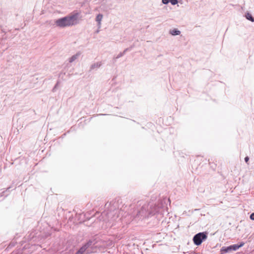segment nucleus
I'll use <instances>...</instances> for the list:
<instances>
[{
  "instance_id": "1a4fd4ad",
  "label": "nucleus",
  "mask_w": 254,
  "mask_h": 254,
  "mask_svg": "<svg viewBox=\"0 0 254 254\" xmlns=\"http://www.w3.org/2000/svg\"><path fill=\"white\" fill-rule=\"evenodd\" d=\"M103 18V15L101 14H99L97 15L96 18V20L98 22V25L100 26L101 25V22L102 21V19Z\"/></svg>"
},
{
  "instance_id": "2eb2a0df",
  "label": "nucleus",
  "mask_w": 254,
  "mask_h": 254,
  "mask_svg": "<svg viewBox=\"0 0 254 254\" xmlns=\"http://www.w3.org/2000/svg\"><path fill=\"white\" fill-rule=\"evenodd\" d=\"M170 2L172 5H175L178 3V0H170Z\"/></svg>"
},
{
  "instance_id": "9b49d317",
  "label": "nucleus",
  "mask_w": 254,
  "mask_h": 254,
  "mask_svg": "<svg viewBox=\"0 0 254 254\" xmlns=\"http://www.w3.org/2000/svg\"><path fill=\"white\" fill-rule=\"evenodd\" d=\"M221 251L223 253H228L229 252L232 251L231 246L227 247H222L221 248Z\"/></svg>"
},
{
  "instance_id": "ddd939ff",
  "label": "nucleus",
  "mask_w": 254,
  "mask_h": 254,
  "mask_svg": "<svg viewBox=\"0 0 254 254\" xmlns=\"http://www.w3.org/2000/svg\"><path fill=\"white\" fill-rule=\"evenodd\" d=\"M86 251L83 247H81L75 254H83Z\"/></svg>"
},
{
  "instance_id": "9d476101",
  "label": "nucleus",
  "mask_w": 254,
  "mask_h": 254,
  "mask_svg": "<svg viewBox=\"0 0 254 254\" xmlns=\"http://www.w3.org/2000/svg\"><path fill=\"white\" fill-rule=\"evenodd\" d=\"M80 53H77L76 54L72 56L71 58L69 59V62L72 63L73 61H74L76 59L78 58V57L79 56Z\"/></svg>"
},
{
  "instance_id": "f3484780",
  "label": "nucleus",
  "mask_w": 254,
  "mask_h": 254,
  "mask_svg": "<svg viewBox=\"0 0 254 254\" xmlns=\"http://www.w3.org/2000/svg\"><path fill=\"white\" fill-rule=\"evenodd\" d=\"M250 218L252 220H254V213H252L250 216Z\"/></svg>"
},
{
  "instance_id": "6e6552de",
  "label": "nucleus",
  "mask_w": 254,
  "mask_h": 254,
  "mask_svg": "<svg viewBox=\"0 0 254 254\" xmlns=\"http://www.w3.org/2000/svg\"><path fill=\"white\" fill-rule=\"evenodd\" d=\"M169 33L172 35H178L180 34L181 32L180 31L177 29H174L172 30H170Z\"/></svg>"
},
{
  "instance_id": "a211bd4d",
  "label": "nucleus",
  "mask_w": 254,
  "mask_h": 254,
  "mask_svg": "<svg viewBox=\"0 0 254 254\" xmlns=\"http://www.w3.org/2000/svg\"><path fill=\"white\" fill-rule=\"evenodd\" d=\"M249 157L247 156L245 158V161H246V163H248V162L249 161Z\"/></svg>"
},
{
  "instance_id": "f03ea898",
  "label": "nucleus",
  "mask_w": 254,
  "mask_h": 254,
  "mask_svg": "<svg viewBox=\"0 0 254 254\" xmlns=\"http://www.w3.org/2000/svg\"><path fill=\"white\" fill-rule=\"evenodd\" d=\"M207 233L206 232L199 233L196 234L193 238V241L196 246L200 245L203 241L206 240L207 238Z\"/></svg>"
},
{
  "instance_id": "20e7f679",
  "label": "nucleus",
  "mask_w": 254,
  "mask_h": 254,
  "mask_svg": "<svg viewBox=\"0 0 254 254\" xmlns=\"http://www.w3.org/2000/svg\"><path fill=\"white\" fill-rule=\"evenodd\" d=\"M149 213L150 215H154L158 211L159 207L154 203H149Z\"/></svg>"
},
{
  "instance_id": "7ed1b4c3",
  "label": "nucleus",
  "mask_w": 254,
  "mask_h": 254,
  "mask_svg": "<svg viewBox=\"0 0 254 254\" xmlns=\"http://www.w3.org/2000/svg\"><path fill=\"white\" fill-rule=\"evenodd\" d=\"M137 215L144 217L149 216L150 215L149 213V204L147 203H144L140 210L138 211Z\"/></svg>"
},
{
  "instance_id": "f8f14e48",
  "label": "nucleus",
  "mask_w": 254,
  "mask_h": 254,
  "mask_svg": "<svg viewBox=\"0 0 254 254\" xmlns=\"http://www.w3.org/2000/svg\"><path fill=\"white\" fill-rule=\"evenodd\" d=\"M246 17L247 19H248L252 22L254 21V18L253 17L252 15L249 13H247V14L246 15Z\"/></svg>"
},
{
  "instance_id": "423d86ee",
  "label": "nucleus",
  "mask_w": 254,
  "mask_h": 254,
  "mask_svg": "<svg viewBox=\"0 0 254 254\" xmlns=\"http://www.w3.org/2000/svg\"><path fill=\"white\" fill-rule=\"evenodd\" d=\"M93 241L89 240L86 243L84 244L82 247H83L85 250H87L92 245Z\"/></svg>"
},
{
  "instance_id": "dca6fc26",
  "label": "nucleus",
  "mask_w": 254,
  "mask_h": 254,
  "mask_svg": "<svg viewBox=\"0 0 254 254\" xmlns=\"http://www.w3.org/2000/svg\"><path fill=\"white\" fill-rule=\"evenodd\" d=\"M170 2V0H162V3L165 4H167Z\"/></svg>"
},
{
  "instance_id": "0eeeda50",
  "label": "nucleus",
  "mask_w": 254,
  "mask_h": 254,
  "mask_svg": "<svg viewBox=\"0 0 254 254\" xmlns=\"http://www.w3.org/2000/svg\"><path fill=\"white\" fill-rule=\"evenodd\" d=\"M102 65L101 62H97L92 64L90 66V70H92L95 68H99Z\"/></svg>"
},
{
  "instance_id": "39448f33",
  "label": "nucleus",
  "mask_w": 254,
  "mask_h": 254,
  "mask_svg": "<svg viewBox=\"0 0 254 254\" xmlns=\"http://www.w3.org/2000/svg\"><path fill=\"white\" fill-rule=\"evenodd\" d=\"M245 243L244 242H241L240 245L235 244L231 246V250L232 251H236L239 249L240 248L243 247Z\"/></svg>"
},
{
  "instance_id": "f257e3e1",
  "label": "nucleus",
  "mask_w": 254,
  "mask_h": 254,
  "mask_svg": "<svg viewBox=\"0 0 254 254\" xmlns=\"http://www.w3.org/2000/svg\"><path fill=\"white\" fill-rule=\"evenodd\" d=\"M77 18L78 14L75 13L58 19L55 21V23L56 26L60 28L71 26L78 23Z\"/></svg>"
},
{
  "instance_id": "4468645a",
  "label": "nucleus",
  "mask_w": 254,
  "mask_h": 254,
  "mask_svg": "<svg viewBox=\"0 0 254 254\" xmlns=\"http://www.w3.org/2000/svg\"><path fill=\"white\" fill-rule=\"evenodd\" d=\"M127 49H126L123 53H120L116 57V59H118L122 57L124 54L126 53V52L127 51Z\"/></svg>"
}]
</instances>
